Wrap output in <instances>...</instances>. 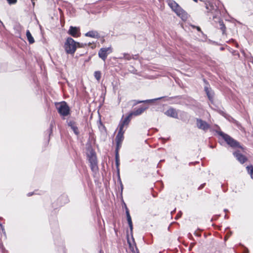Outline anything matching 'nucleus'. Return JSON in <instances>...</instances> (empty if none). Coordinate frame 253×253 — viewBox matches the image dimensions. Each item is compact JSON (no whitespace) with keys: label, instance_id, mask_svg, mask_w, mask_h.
Listing matches in <instances>:
<instances>
[{"label":"nucleus","instance_id":"6ab92c4d","mask_svg":"<svg viewBox=\"0 0 253 253\" xmlns=\"http://www.w3.org/2000/svg\"><path fill=\"white\" fill-rule=\"evenodd\" d=\"M219 29L222 31V34H224L226 32V27L222 20L219 21Z\"/></svg>","mask_w":253,"mask_h":253},{"label":"nucleus","instance_id":"bb28decb","mask_svg":"<svg viewBox=\"0 0 253 253\" xmlns=\"http://www.w3.org/2000/svg\"><path fill=\"white\" fill-rule=\"evenodd\" d=\"M53 127V123L51 122L50 125V134L52 133V128Z\"/></svg>","mask_w":253,"mask_h":253},{"label":"nucleus","instance_id":"9d476101","mask_svg":"<svg viewBox=\"0 0 253 253\" xmlns=\"http://www.w3.org/2000/svg\"><path fill=\"white\" fill-rule=\"evenodd\" d=\"M165 114L170 117H172L173 118L177 119L178 118V114L175 109L173 108H169L167 111H166Z\"/></svg>","mask_w":253,"mask_h":253},{"label":"nucleus","instance_id":"f704fd0d","mask_svg":"<svg viewBox=\"0 0 253 253\" xmlns=\"http://www.w3.org/2000/svg\"><path fill=\"white\" fill-rule=\"evenodd\" d=\"M195 2H197L198 1V0H193Z\"/></svg>","mask_w":253,"mask_h":253},{"label":"nucleus","instance_id":"f03ea898","mask_svg":"<svg viewBox=\"0 0 253 253\" xmlns=\"http://www.w3.org/2000/svg\"><path fill=\"white\" fill-rule=\"evenodd\" d=\"M79 43L76 42L71 38H67L65 43V49L66 52L68 54H74L76 50L77 45H79Z\"/></svg>","mask_w":253,"mask_h":253},{"label":"nucleus","instance_id":"473e14b6","mask_svg":"<svg viewBox=\"0 0 253 253\" xmlns=\"http://www.w3.org/2000/svg\"><path fill=\"white\" fill-rule=\"evenodd\" d=\"M0 226L1 228H2V224H1V223H0Z\"/></svg>","mask_w":253,"mask_h":253},{"label":"nucleus","instance_id":"7c9ffc66","mask_svg":"<svg viewBox=\"0 0 253 253\" xmlns=\"http://www.w3.org/2000/svg\"><path fill=\"white\" fill-rule=\"evenodd\" d=\"M204 184H202V185H201L199 187V188H200H200H202L204 187Z\"/></svg>","mask_w":253,"mask_h":253},{"label":"nucleus","instance_id":"f257e3e1","mask_svg":"<svg viewBox=\"0 0 253 253\" xmlns=\"http://www.w3.org/2000/svg\"><path fill=\"white\" fill-rule=\"evenodd\" d=\"M168 3L169 6L175 13L183 20L188 18V14L174 0H168Z\"/></svg>","mask_w":253,"mask_h":253},{"label":"nucleus","instance_id":"4be33fe9","mask_svg":"<svg viewBox=\"0 0 253 253\" xmlns=\"http://www.w3.org/2000/svg\"><path fill=\"white\" fill-rule=\"evenodd\" d=\"M94 76L95 78L98 81H99L100 80L101 76V72L100 71H95L94 72Z\"/></svg>","mask_w":253,"mask_h":253},{"label":"nucleus","instance_id":"4468645a","mask_svg":"<svg viewBox=\"0 0 253 253\" xmlns=\"http://www.w3.org/2000/svg\"><path fill=\"white\" fill-rule=\"evenodd\" d=\"M88 160L89 163L97 162V159L95 153L93 151H91L88 155Z\"/></svg>","mask_w":253,"mask_h":253},{"label":"nucleus","instance_id":"5701e85b","mask_svg":"<svg viewBox=\"0 0 253 253\" xmlns=\"http://www.w3.org/2000/svg\"><path fill=\"white\" fill-rule=\"evenodd\" d=\"M120 58L121 59H125L127 60H130L132 58V56L127 53H124L123 54V57H121Z\"/></svg>","mask_w":253,"mask_h":253},{"label":"nucleus","instance_id":"cd10ccee","mask_svg":"<svg viewBox=\"0 0 253 253\" xmlns=\"http://www.w3.org/2000/svg\"><path fill=\"white\" fill-rule=\"evenodd\" d=\"M193 27L194 28H196V29H197L198 31H199V32H202V31H201V29L200 27H198V26H193Z\"/></svg>","mask_w":253,"mask_h":253},{"label":"nucleus","instance_id":"a211bd4d","mask_svg":"<svg viewBox=\"0 0 253 253\" xmlns=\"http://www.w3.org/2000/svg\"><path fill=\"white\" fill-rule=\"evenodd\" d=\"M26 36L27 38V40L30 44L33 43L35 42V40H34L33 37H32L29 30H27Z\"/></svg>","mask_w":253,"mask_h":253},{"label":"nucleus","instance_id":"ddd939ff","mask_svg":"<svg viewBox=\"0 0 253 253\" xmlns=\"http://www.w3.org/2000/svg\"><path fill=\"white\" fill-rule=\"evenodd\" d=\"M146 109V108L144 107H140L138 108L137 109L134 110L129 114L132 116H138L140 114H141Z\"/></svg>","mask_w":253,"mask_h":253},{"label":"nucleus","instance_id":"f8f14e48","mask_svg":"<svg viewBox=\"0 0 253 253\" xmlns=\"http://www.w3.org/2000/svg\"><path fill=\"white\" fill-rule=\"evenodd\" d=\"M68 125L70 126L71 128L73 130L75 134L78 135L79 134V131L75 122L73 121H69L68 123Z\"/></svg>","mask_w":253,"mask_h":253},{"label":"nucleus","instance_id":"0eeeda50","mask_svg":"<svg viewBox=\"0 0 253 253\" xmlns=\"http://www.w3.org/2000/svg\"><path fill=\"white\" fill-rule=\"evenodd\" d=\"M118 129H119L118 133L116 137V141L117 145L118 148H119L121 146V145L124 140V134L126 130V129H122V128H120V129L118 128Z\"/></svg>","mask_w":253,"mask_h":253},{"label":"nucleus","instance_id":"c756f323","mask_svg":"<svg viewBox=\"0 0 253 253\" xmlns=\"http://www.w3.org/2000/svg\"><path fill=\"white\" fill-rule=\"evenodd\" d=\"M181 215V212H180V213H178L177 215V216H178V217H180Z\"/></svg>","mask_w":253,"mask_h":253},{"label":"nucleus","instance_id":"dca6fc26","mask_svg":"<svg viewBox=\"0 0 253 253\" xmlns=\"http://www.w3.org/2000/svg\"><path fill=\"white\" fill-rule=\"evenodd\" d=\"M85 36L86 37L94 38H98L99 37V34L96 31H89L85 34Z\"/></svg>","mask_w":253,"mask_h":253},{"label":"nucleus","instance_id":"393cba45","mask_svg":"<svg viewBox=\"0 0 253 253\" xmlns=\"http://www.w3.org/2000/svg\"><path fill=\"white\" fill-rule=\"evenodd\" d=\"M162 97L154 99H149V100H143V101H140L138 102V103H142V102H152L154 101L159 100L161 99Z\"/></svg>","mask_w":253,"mask_h":253},{"label":"nucleus","instance_id":"7ed1b4c3","mask_svg":"<svg viewBox=\"0 0 253 253\" xmlns=\"http://www.w3.org/2000/svg\"><path fill=\"white\" fill-rule=\"evenodd\" d=\"M56 108L58 112L62 116H67L70 112V109L65 102L55 103Z\"/></svg>","mask_w":253,"mask_h":253},{"label":"nucleus","instance_id":"9b49d317","mask_svg":"<svg viewBox=\"0 0 253 253\" xmlns=\"http://www.w3.org/2000/svg\"><path fill=\"white\" fill-rule=\"evenodd\" d=\"M234 156L241 164L244 163L247 161V158L243 155L240 153L238 151H235L233 153Z\"/></svg>","mask_w":253,"mask_h":253},{"label":"nucleus","instance_id":"aec40b11","mask_svg":"<svg viewBox=\"0 0 253 253\" xmlns=\"http://www.w3.org/2000/svg\"><path fill=\"white\" fill-rule=\"evenodd\" d=\"M247 169L248 172V173L250 175L251 178L253 179V166H250L247 167Z\"/></svg>","mask_w":253,"mask_h":253},{"label":"nucleus","instance_id":"6e6552de","mask_svg":"<svg viewBox=\"0 0 253 253\" xmlns=\"http://www.w3.org/2000/svg\"><path fill=\"white\" fill-rule=\"evenodd\" d=\"M130 117L131 115L129 114L128 116L126 117L124 119H122L119 123V125L118 126V128H122V129H125L124 127H126L125 129H126L130 122Z\"/></svg>","mask_w":253,"mask_h":253},{"label":"nucleus","instance_id":"2f4dec72","mask_svg":"<svg viewBox=\"0 0 253 253\" xmlns=\"http://www.w3.org/2000/svg\"><path fill=\"white\" fill-rule=\"evenodd\" d=\"M32 1V3H33V4L34 5L35 4V2H34V0H31Z\"/></svg>","mask_w":253,"mask_h":253},{"label":"nucleus","instance_id":"20e7f679","mask_svg":"<svg viewBox=\"0 0 253 253\" xmlns=\"http://www.w3.org/2000/svg\"><path fill=\"white\" fill-rule=\"evenodd\" d=\"M218 134L221 136L226 142L231 147L234 148L240 147L239 143L228 134H226L222 131H219L218 132Z\"/></svg>","mask_w":253,"mask_h":253},{"label":"nucleus","instance_id":"c85d7f7f","mask_svg":"<svg viewBox=\"0 0 253 253\" xmlns=\"http://www.w3.org/2000/svg\"><path fill=\"white\" fill-rule=\"evenodd\" d=\"M33 194V193H29L27 195L28 196H31Z\"/></svg>","mask_w":253,"mask_h":253},{"label":"nucleus","instance_id":"2eb2a0df","mask_svg":"<svg viewBox=\"0 0 253 253\" xmlns=\"http://www.w3.org/2000/svg\"><path fill=\"white\" fill-rule=\"evenodd\" d=\"M205 90L206 92V94H207L209 99L211 101H212L213 99V95H214L212 91L210 88H209L208 86L205 87Z\"/></svg>","mask_w":253,"mask_h":253},{"label":"nucleus","instance_id":"72a5a7b5","mask_svg":"<svg viewBox=\"0 0 253 253\" xmlns=\"http://www.w3.org/2000/svg\"><path fill=\"white\" fill-rule=\"evenodd\" d=\"M0 226L1 228H2V224H1V223H0Z\"/></svg>","mask_w":253,"mask_h":253},{"label":"nucleus","instance_id":"423d86ee","mask_svg":"<svg viewBox=\"0 0 253 253\" xmlns=\"http://www.w3.org/2000/svg\"><path fill=\"white\" fill-rule=\"evenodd\" d=\"M197 127L205 131H207L210 127V126L207 122L201 119H197L196 120Z\"/></svg>","mask_w":253,"mask_h":253},{"label":"nucleus","instance_id":"f3484780","mask_svg":"<svg viewBox=\"0 0 253 253\" xmlns=\"http://www.w3.org/2000/svg\"><path fill=\"white\" fill-rule=\"evenodd\" d=\"M126 218H127L128 224L129 225V227L130 228V230L132 231V228H133L132 222L131 221V218L130 214L129 213L128 210L127 208H126Z\"/></svg>","mask_w":253,"mask_h":253},{"label":"nucleus","instance_id":"a878e982","mask_svg":"<svg viewBox=\"0 0 253 253\" xmlns=\"http://www.w3.org/2000/svg\"><path fill=\"white\" fill-rule=\"evenodd\" d=\"M8 3L9 4H14L16 2L17 0H7Z\"/></svg>","mask_w":253,"mask_h":253},{"label":"nucleus","instance_id":"b1692460","mask_svg":"<svg viewBox=\"0 0 253 253\" xmlns=\"http://www.w3.org/2000/svg\"><path fill=\"white\" fill-rule=\"evenodd\" d=\"M115 160H116V165L117 169L119 168V157L118 152H116V155H115ZM119 170V169H118Z\"/></svg>","mask_w":253,"mask_h":253},{"label":"nucleus","instance_id":"412c9836","mask_svg":"<svg viewBox=\"0 0 253 253\" xmlns=\"http://www.w3.org/2000/svg\"><path fill=\"white\" fill-rule=\"evenodd\" d=\"M90 166L92 171L97 169V162L90 163Z\"/></svg>","mask_w":253,"mask_h":253},{"label":"nucleus","instance_id":"1a4fd4ad","mask_svg":"<svg viewBox=\"0 0 253 253\" xmlns=\"http://www.w3.org/2000/svg\"><path fill=\"white\" fill-rule=\"evenodd\" d=\"M68 33L70 35L74 37H78L80 36V29L76 27L71 26L69 30Z\"/></svg>","mask_w":253,"mask_h":253},{"label":"nucleus","instance_id":"39448f33","mask_svg":"<svg viewBox=\"0 0 253 253\" xmlns=\"http://www.w3.org/2000/svg\"><path fill=\"white\" fill-rule=\"evenodd\" d=\"M112 52L111 46L108 47H103L100 49L98 51V56L104 61H105L109 54Z\"/></svg>","mask_w":253,"mask_h":253}]
</instances>
